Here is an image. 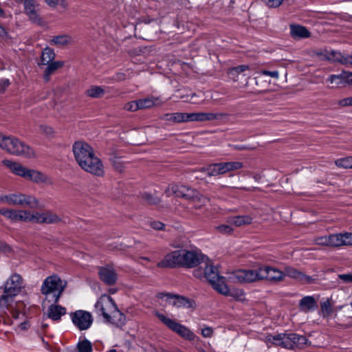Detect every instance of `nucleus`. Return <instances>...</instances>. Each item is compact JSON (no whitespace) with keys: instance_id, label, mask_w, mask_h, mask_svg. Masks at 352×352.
Wrapping results in <instances>:
<instances>
[{"instance_id":"nucleus-34","label":"nucleus","mask_w":352,"mask_h":352,"mask_svg":"<svg viewBox=\"0 0 352 352\" xmlns=\"http://www.w3.org/2000/svg\"><path fill=\"white\" fill-rule=\"evenodd\" d=\"M72 41V38L67 34L56 36L52 40V43L56 45L64 46Z\"/></svg>"},{"instance_id":"nucleus-21","label":"nucleus","mask_w":352,"mask_h":352,"mask_svg":"<svg viewBox=\"0 0 352 352\" xmlns=\"http://www.w3.org/2000/svg\"><path fill=\"white\" fill-rule=\"evenodd\" d=\"M217 292L226 296H231L236 300H241L245 296V292L243 289H230L226 283L221 284Z\"/></svg>"},{"instance_id":"nucleus-29","label":"nucleus","mask_w":352,"mask_h":352,"mask_svg":"<svg viewBox=\"0 0 352 352\" xmlns=\"http://www.w3.org/2000/svg\"><path fill=\"white\" fill-rule=\"evenodd\" d=\"M55 58V53L54 50L47 47L43 52L41 57V60L38 63L39 67L47 65L49 63L52 62Z\"/></svg>"},{"instance_id":"nucleus-64","label":"nucleus","mask_w":352,"mask_h":352,"mask_svg":"<svg viewBox=\"0 0 352 352\" xmlns=\"http://www.w3.org/2000/svg\"><path fill=\"white\" fill-rule=\"evenodd\" d=\"M341 63L346 65H352V55H343V58H342Z\"/></svg>"},{"instance_id":"nucleus-18","label":"nucleus","mask_w":352,"mask_h":352,"mask_svg":"<svg viewBox=\"0 0 352 352\" xmlns=\"http://www.w3.org/2000/svg\"><path fill=\"white\" fill-rule=\"evenodd\" d=\"M100 280L106 285L111 286L116 284L118 275L115 270L109 265L100 267L98 271Z\"/></svg>"},{"instance_id":"nucleus-38","label":"nucleus","mask_w":352,"mask_h":352,"mask_svg":"<svg viewBox=\"0 0 352 352\" xmlns=\"http://www.w3.org/2000/svg\"><path fill=\"white\" fill-rule=\"evenodd\" d=\"M77 349L78 352H92V344L88 340L85 339L78 343Z\"/></svg>"},{"instance_id":"nucleus-16","label":"nucleus","mask_w":352,"mask_h":352,"mask_svg":"<svg viewBox=\"0 0 352 352\" xmlns=\"http://www.w3.org/2000/svg\"><path fill=\"white\" fill-rule=\"evenodd\" d=\"M229 117V114L223 112L212 113V112H199L189 113V122H205L213 120H221Z\"/></svg>"},{"instance_id":"nucleus-23","label":"nucleus","mask_w":352,"mask_h":352,"mask_svg":"<svg viewBox=\"0 0 352 352\" xmlns=\"http://www.w3.org/2000/svg\"><path fill=\"white\" fill-rule=\"evenodd\" d=\"M24 10L25 14L29 16L30 19L34 23H39L41 18L36 13L35 10L36 0H23Z\"/></svg>"},{"instance_id":"nucleus-8","label":"nucleus","mask_w":352,"mask_h":352,"mask_svg":"<svg viewBox=\"0 0 352 352\" xmlns=\"http://www.w3.org/2000/svg\"><path fill=\"white\" fill-rule=\"evenodd\" d=\"M72 151L78 166L87 168L85 160H91L92 155L95 154L93 148L87 142L78 141L73 144Z\"/></svg>"},{"instance_id":"nucleus-59","label":"nucleus","mask_w":352,"mask_h":352,"mask_svg":"<svg viewBox=\"0 0 352 352\" xmlns=\"http://www.w3.org/2000/svg\"><path fill=\"white\" fill-rule=\"evenodd\" d=\"M213 329L210 327H206L201 330V335L204 338H211L213 335Z\"/></svg>"},{"instance_id":"nucleus-30","label":"nucleus","mask_w":352,"mask_h":352,"mask_svg":"<svg viewBox=\"0 0 352 352\" xmlns=\"http://www.w3.org/2000/svg\"><path fill=\"white\" fill-rule=\"evenodd\" d=\"M23 207H28L35 209L38 207L39 201L33 195L28 194H22Z\"/></svg>"},{"instance_id":"nucleus-55","label":"nucleus","mask_w":352,"mask_h":352,"mask_svg":"<svg viewBox=\"0 0 352 352\" xmlns=\"http://www.w3.org/2000/svg\"><path fill=\"white\" fill-rule=\"evenodd\" d=\"M12 252V248L6 242L0 241V252L8 254Z\"/></svg>"},{"instance_id":"nucleus-37","label":"nucleus","mask_w":352,"mask_h":352,"mask_svg":"<svg viewBox=\"0 0 352 352\" xmlns=\"http://www.w3.org/2000/svg\"><path fill=\"white\" fill-rule=\"evenodd\" d=\"M200 173H204L208 177L217 176L219 175L217 163L210 164L207 167L202 168Z\"/></svg>"},{"instance_id":"nucleus-39","label":"nucleus","mask_w":352,"mask_h":352,"mask_svg":"<svg viewBox=\"0 0 352 352\" xmlns=\"http://www.w3.org/2000/svg\"><path fill=\"white\" fill-rule=\"evenodd\" d=\"M329 244L331 247H339L342 245L341 234H334L328 236Z\"/></svg>"},{"instance_id":"nucleus-50","label":"nucleus","mask_w":352,"mask_h":352,"mask_svg":"<svg viewBox=\"0 0 352 352\" xmlns=\"http://www.w3.org/2000/svg\"><path fill=\"white\" fill-rule=\"evenodd\" d=\"M124 109L129 111H136L139 110L138 100L126 103L124 106Z\"/></svg>"},{"instance_id":"nucleus-12","label":"nucleus","mask_w":352,"mask_h":352,"mask_svg":"<svg viewBox=\"0 0 352 352\" xmlns=\"http://www.w3.org/2000/svg\"><path fill=\"white\" fill-rule=\"evenodd\" d=\"M73 324L80 330L85 331L91 327L94 319L90 312L85 310H77L69 314Z\"/></svg>"},{"instance_id":"nucleus-4","label":"nucleus","mask_w":352,"mask_h":352,"mask_svg":"<svg viewBox=\"0 0 352 352\" xmlns=\"http://www.w3.org/2000/svg\"><path fill=\"white\" fill-rule=\"evenodd\" d=\"M2 163L6 167L9 168L14 174L22 177L27 180L37 184L45 183L47 182V178L46 175L40 171L28 169L19 163L8 160H3Z\"/></svg>"},{"instance_id":"nucleus-36","label":"nucleus","mask_w":352,"mask_h":352,"mask_svg":"<svg viewBox=\"0 0 352 352\" xmlns=\"http://www.w3.org/2000/svg\"><path fill=\"white\" fill-rule=\"evenodd\" d=\"M250 69L248 65H241L230 69L228 74L230 78H235L239 74L248 70Z\"/></svg>"},{"instance_id":"nucleus-41","label":"nucleus","mask_w":352,"mask_h":352,"mask_svg":"<svg viewBox=\"0 0 352 352\" xmlns=\"http://www.w3.org/2000/svg\"><path fill=\"white\" fill-rule=\"evenodd\" d=\"M18 210L8 208H1L0 214L8 219L16 221Z\"/></svg>"},{"instance_id":"nucleus-17","label":"nucleus","mask_w":352,"mask_h":352,"mask_svg":"<svg viewBox=\"0 0 352 352\" xmlns=\"http://www.w3.org/2000/svg\"><path fill=\"white\" fill-rule=\"evenodd\" d=\"M283 272L285 277L288 276L300 283L301 284H313L316 281V278L306 275L303 272L292 266H285Z\"/></svg>"},{"instance_id":"nucleus-22","label":"nucleus","mask_w":352,"mask_h":352,"mask_svg":"<svg viewBox=\"0 0 352 352\" xmlns=\"http://www.w3.org/2000/svg\"><path fill=\"white\" fill-rule=\"evenodd\" d=\"M67 314L66 308L56 303L52 304L48 307L47 316L54 321H59L63 316Z\"/></svg>"},{"instance_id":"nucleus-40","label":"nucleus","mask_w":352,"mask_h":352,"mask_svg":"<svg viewBox=\"0 0 352 352\" xmlns=\"http://www.w3.org/2000/svg\"><path fill=\"white\" fill-rule=\"evenodd\" d=\"M320 307L324 317L329 316L333 313L332 305L329 298L321 302Z\"/></svg>"},{"instance_id":"nucleus-31","label":"nucleus","mask_w":352,"mask_h":352,"mask_svg":"<svg viewBox=\"0 0 352 352\" xmlns=\"http://www.w3.org/2000/svg\"><path fill=\"white\" fill-rule=\"evenodd\" d=\"M105 94L104 89L101 86L91 85L86 90L85 94L92 98H99Z\"/></svg>"},{"instance_id":"nucleus-13","label":"nucleus","mask_w":352,"mask_h":352,"mask_svg":"<svg viewBox=\"0 0 352 352\" xmlns=\"http://www.w3.org/2000/svg\"><path fill=\"white\" fill-rule=\"evenodd\" d=\"M159 268H179L183 267L182 250H174L166 254L164 258L157 263Z\"/></svg>"},{"instance_id":"nucleus-6","label":"nucleus","mask_w":352,"mask_h":352,"mask_svg":"<svg viewBox=\"0 0 352 352\" xmlns=\"http://www.w3.org/2000/svg\"><path fill=\"white\" fill-rule=\"evenodd\" d=\"M182 250L183 268H194L209 261V258L197 248Z\"/></svg>"},{"instance_id":"nucleus-3","label":"nucleus","mask_w":352,"mask_h":352,"mask_svg":"<svg viewBox=\"0 0 352 352\" xmlns=\"http://www.w3.org/2000/svg\"><path fill=\"white\" fill-rule=\"evenodd\" d=\"M22 285L23 278L20 274L14 273L10 276L3 286V294L0 297V308H8L14 298L21 291Z\"/></svg>"},{"instance_id":"nucleus-62","label":"nucleus","mask_w":352,"mask_h":352,"mask_svg":"<svg viewBox=\"0 0 352 352\" xmlns=\"http://www.w3.org/2000/svg\"><path fill=\"white\" fill-rule=\"evenodd\" d=\"M10 85V81L8 79H2L0 80V94H3L6 87H8Z\"/></svg>"},{"instance_id":"nucleus-35","label":"nucleus","mask_w":352,"mask_h":352,"mask_svg":"<svg viewBox=\"0 0 352 352\" xmlns=\"http://www.w3.org/2000/svg\"><path fill=\"white\" fill-rule=\"evenodd\" d=\"M335 164L338 168L352 169V156L339 158L335 161Z\"/></svg>"},{"instance_id":"nucleus-42","label":"nucleus","mask_w":352,"mask_h":352,"mask_svg":"<svg viewBox=\"0 0 352 352\" xmlns=\"http://www.w3.org/2000/svg\"><path fill=\"white\" fill-rule=\"evenodd\" d=\"M326 56L327 58L330 61L338 62L340 63L342 58H343V54L335 50H331L330 52H328L326 54Z\"/></svg>"},{"instance_id":"nucleus-24","label":"nucleus","mask_w":352,"mask_h":352,"mask_svg":"<svg viewBox=\"0 0 352 352\" xmlns=\"http://www.w3.org/2000/svg\"><path fill=\"white\" fill-rule=\"evenodd\" d=\"M109 318H107L105 322L117 327L124 325L126 322L125 315L118 309L117 305L116 306L115 310L112 311Z\"/></svg>"},{"instance_id":"nucleus-51","label":"nucleus","mask_w":352,"mask_h":352,"mask_svg":"<svg viewBox=\"0 0 352 352\" xmlns=\"http://www.w3.org/2000/svg\"><path fill=\"white\" fill-rule=\"evenodd\" d=\"M142 198L151 205H156L159 203L160 200L157 197H153L151 194L144 193Z\"/></svg>"},{"instance_id":"nucleus-58","label":"nucleus","mask_w":352,"mask_h":352,"mask_svg":"<svg viewBox=\"0 0 352 352\" xmlns=\"http://www.w3.org/2000/svg\"><path fill=\"white\" fill-rule=\"evenodd\" d=\"M338 278L346 283H352V274H342L338 275Z\"/></svg>"},{"instance_id":"nucleus-25","label":"nucleus","mask_w":352,"mask_h":352,"mask_svg":"<svg viewBox=\"0 0 352 352\" xmlns=\"http://www.w3.org/2000/svg\"><path fill=\"white\" fill-rule=\"evenodd\" d=\"M290 34L294 38H307L311 36V33L307 28L300 25L291 24Z\"/></svg>"},{"instance_id":"nucleus-63","label":"nucleus","mask_w":352,"mask_h":352,"mask_svg":"<svg viewBox=\"0 0 352 352\" xmlns=\"http://www.w3.org/2000/svg\"><path fill=\"white\" fill-rule=\"evenodd\" d=\"M342 75H344V83L352 85V72L343 71Z\"/></svg>"},{"instance_id":"nucleus-2","label":"nucleus","mask_w":352,"mask_h":352,"mask_svg":"<svg viewBox=\"0 0 352 352\" xmlns=\"http://www.w3.org/2000/svg\"><path fill=\"white\" fill-rule=\"evenodd\" d=\"M0 148L16 156L32 157L34 155L33 149L28 145L12 135H0Z\"/></svg>"},{"instance_id":"nucleus-5","label":"nucleus","mask_w":352,"mask_h":352,"mask_svg":"<svg viewBox=\"0 0 352 352\" xmlns=\"http://www.w3.org/2000/svg\"><path fill=\"white\" fill-rule=\"evenodd\" d=\"M64 289L65 285L63 284L60 278L57 275H52L44 280L41 285V292L47 298H50V295H52V299L49 300L57 303Z\"/></svg>"},{"instance_id":"nucleus-7","label":"nucleus","mask_w":352,"mask_h":352,"mask_svg":"<svg viewBox=\"0 0 352 352\" xmlns=\"http://www.w3.org/2000/svg\"><path fill=\"white\" fill-rule=\"evenodd\" d=\"M155 316L159 318V320H160L162 322H163L173 331L177 333L180 337L189 341H192L195 340V333L186 326L177 322L176 321L165 316L159 312H156Z\"/></svg>"},{"instance_id":"nucleus-46","label":"nucleus","mask_w":352,"mask_h":352,"mask_svg":"<svg viewBox=\"0 0 352 352\" xmlns=\"http://www.w3.org/2000/svg\"><path fill=\"white\" fill-rule=\"evenodd\" d=\"M30 213L31 212L30 210H18L16 221L30 222Z\"/></svg>"},{"instance_id":"nucleus-56","label":"nucleus","mask_w":352,"mask_h":352,"mask_svg":"<svg viewBox=\"0 0 352 352\" xmlns=\"http://www.w3.org/2000/svg\"><path fill=\"white\" fill-rule=\"evenodd\" d=\"M315 242L317 245L329 246L328 236L317 237Z\"/></svg>"},{"instance_id":"nucleus-15","label":"nucleus","mask_w":352,"mask_h":352,"mask_svg":"<svg viewBox=\"0 0 352 352\" xmlns=\"http://www.w3.org/2000/svg\"><path fill=\"white\" fill-rule=\"evenodd\" d=\"M156 296L159 299L166 298L167 300L174 298L175 300L172 302V304L177 307L190 309L195 306V302L194 300L182 296L174 295L170 293L161 292L158 293Z\"/></svg>"},{"instance_id":"nucleus-1","label":"nucleus","mask_w":352,"mask_h":352,"mask_svg":"<svg viewBox=\"0 0 352 352\" xmlns=\"http://www.w3.org/2000/svg\"><path fill=\"white\" fill-rule=\"evenodd\" d=\"M229 278L234 283L245 284L266 280L272 283L284 280L285 274L270 265H262L257 270H237L230 273Z\"/></svg>"},{"instance_id":"nucleus-45","label":"nucleus","mask_w":352,"mask_h":352,"mask_svg":"<svg viewBox=\"0 0 352 352\" xmlns=\"http://www.w3.org/2000/svg\"><path fill=\"white\" fill-rule=\"evenodd\" d=\"M227 172L239 170L243 168V163L241 162H225Z\"/></svg>"},{"instance_id":"nucleus-48","label":"nucleus","mask_w":352,"mask_h":352,"mask_svg":"<svg viewBox=\"0 0 352 352\" xmlns=\"http://www.w3.org/2000/svg\"><path fill=\"white\" fill-rule=\"evenodd\" d=\"M190 200L195 202H198L201 205H206L209 201V199L208 197L200 194L197 190L196 193L194 194L193 198H192Z\"/></svg>"},{"instance_id":"nucleus-14","label":"nucleus","mask_w":352,"mask_h":352,"mask_svg":"<svg viewBox=\"0 0 352 352\" xmlns=\"http://www.w3.org/2000/svg\"><path fill=\"white\" fill-rule=\"evenodd\" d=\"M87 167L80 166L83 170L96 177H103L104 175V167L102 160L95 154L92 155L91 160H85Z\"/></svg>"},{"instance_id":"nucleus-27","label":"nucleus","mask_w":352,"mask_h":352,"mask_svg":"<svg viewBox=\"0 0 352 352\" xmlns=\"http://www.w3.org/2000/svg\"><path fill=\"white\" fill-rule=\"evenodd\" d=\"M64 65V62L60 60L52 61L47 64L43 74V80L48 82L50 80V76L54 74L57 69L61 68Z\"/></svg>"},{"instance_id":"nucleus-47","label":"nucleus","mask_w":352,"mask_h":352,"mask_svg":"<svg viewBox=\"0 0 352 352\" xmlns=\"http://www.w3.org/2000/svg\"><path fill=\"white\" fill-rule=\"evenodd\" d=\"M45 3L52 8L56 7L58 4L63 8H67L68 3L67 0H45Z\"/></svg>"},{"instance_id":"nucleus-44","label":"nucleus","mask_w":352,"mask_h":352,"mask_svg":"<svg viewBox=\"0 0 352 352\" xmlns=\"http://www.w3.org/2000/svg\"><path fill=\"white\" fill-rule=\"evenodd\" d=\"M43 219V212H35L30 213V223L43 224L44 223Z\"/></svg>"},{"instance_id":"nucleus-60","label":"nucleus","mask_w":352,"mask_h":352,"mask_svg":"<svg viewBox=\"0 0 352 352\" xmlns=\"http://www.w3.org/2000/svg\"><path fill=\"white\" fill-rule=\"evenodd\" d=\"M338 104L341 107L352 106V97L346 98L340 100Z\"/></svg>"},{"instance_id":"nucleus-52","label":"nucleus","mask_w":352,"mask_h":352,"mask_svg":"<svg viewBox=\"0 0 352 352\" xmlns=\"http://www.w3.org/2000/svg\"><path fill=\"white\" fill-rule=\"evenodd\" d=\"M216 228L220 233L223 234H229L233 232V228L229 225H221Z\"/></svg>"},{"instance_id":"nucleus-20","label":"nucleus","mask_w":352,"mask_h":352,"mask_svg":"<svg viewBox=\"0 0 352 352\" xmlns=\"http://www.w3.org/2000/svg\"><path fill=\"white\" fill-rule=\"evenodd\" d=\"M318 303L313 296H305L298 302V308L304 313L313 312L318 309Z\"/></svg>"},{"instance_id":"nucleus-61","label":"nucleus","mask_w":352,"mask_h":352,"mask_svg":"<svg viewBox=\"0 0 352 352\" xmlns=\"http://www.w3.org/2000/svg\"><path fill=\"white\" fill-rule=\"evenodd\" d=\"M151 226L155 230H162L165 227V225L160 221H154L151 223Z\"/></svg>"},{"instance_id":"nucleus-53","label":"nucleus","mask_w":352,"mask_h":352,"mask_svg":"<svg viewBox=\"0 0 352 352\" xmlns=\"http://www.w3.org/2000/svg\"><path fill=\"white\" fill-rule=\"evenodd\" d=\"M342 245H352V233L341 234Z\"/></svg>"},{"instance_id":"nucleus-32","label":"nucleus","mask_w":352,"mask_h":352,"mask_svg":"<svg viewBox=\"0 0 352 352\" xmlns=\"http://www.w3.org/2000/svg\"><path fill=\"white\" fill-rule=\"evenodd\" d=\"M43 219L44 223L47 224L58 223L62 221V218L60 216L49 210L43 212Z\"/></svg>"},{"instance_id":"nucleus-43","label":"nucleus","mask_w":352,"mask_h":352,"mask_svg":"<svg viewBox=\"0 0 352 352\" xmlns=\"http://www.w3.org/2000/svg\"><path fill=\"white\" fill-rule=\"evenodd\" d=\"M23 193H12L10 194V204L12 206H23Z\"/></svg>"},{"instance_id":"nucleus-19","label":"nucleus","mask_w":352,"mask_h":352,"mask_svg":"<svg viewBox=\"0 0 352 352\" xmlns=\"http://www.w3.org/2000/svg\"><path fill=\"white\" fill-rule=\"evenodd\" d=\"M170 188L176 197H182L188 200L193 198L194 194L196 193L195 189L182 184L172 185Z\"/></svg>"},{"instance_id":"nucleus-54","label":"nucleus","mask_w":352,"mask_h":352,"mask_svg":"<svg viewBox=\"0 0 352 352\" xmlns=\"http://www.w3.org/2000/svg\"><path fill=\"white\" fill-rule=\"evenodd\" d=\"M268 7L270 8H278L279 7L283 0H262Z\"/></svg>"},{"instance_id":"nucleus-28","label":"nucleus","mask_w":352,"mask_h":352,"mask_svg":"<svg viewBox=\"0 0 352 352\" xmlns=\"http://www.w3.org/2000/svg\"><path fill=\"white\" fill-rule=\"evenodd\" d=\"M139 109H147L154 106L160 105L162 103V100L158 97H148L138 100Z\"/></svg>"},{"instance_id":"nucleus-9","label":"nucleus","mask_w":352,"mask_h":352,"mask_svg":"<svg viewBox=\"0 0 352 352\" xmlns=\"http://www.w3.org/2000/svg\"><path fill=\"white\" fill-rule=\"evenodd\" d=\"M280 335L281 340L280 342L277 343V346L287 349L302 348L308 341L305 336L295 333H280Z\"/></svg>"},{"instance_id":"nucleus-11","label":"nucleus","mask_w":352,"mask_h":352,"mask_svg":"<svg viewBox=\"0 0 352 352\" xmlns=\"http://www.w3.org/2000/svg\"><path fill=\"white\" fill-rule=\"evenodd\" d=\"M204 264L206 265L204 277L206 278L212 288L217 292L221 284L226 283L225 278L219 274L218 269L212 265L210 259L204 263Z\"/></svg>"},{"instance_id":"nucleus-33","label":"nucleus","mask_w":352,"mask_h":352,"mask_svg":"<svg viewBox=\"0 0 352 352\" xmlns=\"http://www.w3.org/2000/svg\"><path fill=\"white\" fill-rule=\"evenodd\" d=\"M253 218L249 215L236 216L231 219L230 223L239 227L244 225H250L252 223Z\"/></svg>"},{"instance_id":"nucleus-10","label":"nucleus","mask_w":352,"mask_h":352,"mask_svg":"<svg viewBox=\"0 0 352 352\" xmlns=\"http://www.w3.org/2000/svg\"><path fill=\"white\" fill-rule=\"evenodd\" d=\"M116 304L113 299L107 294L102 295L94 305L95 311L98 316L104 318V320L109 318V316L116 309Z\"/></svg>"},{"instance_id":"nucleus-57","label":"nucleus","mask_w":352,"mask_h":352,"mask_svg":"<svg viewBox=\"0 0 352 352\" xmlns=\"http://www.w3.org/2000/svg\"><path fill=\"white\" fill-rule=\"evenodd\" d=\"M261 74L265 76H269L273 78H278L279 74L278 71H268L266 69H263L260 71Z\"/></svg>"},{"instance_id":"nucleus-49","label":"nucleus","mask_w":352,"mask_h":352,"mask_svg":"<svg viewBox=\"0 0 352 352\" xmlns=\"http://www.w3.org/2000/svg\"><path fill=\"white\" fill-rule=\"evenodd\" d=\"M281 340V335L278 333L277 335H267L265 337V342L267 344H272L274 345H277V343L280 342Z\"/></svg>"},{"instance_id":"nucleus-26","label":"nucleus","mask_w":352,"mask_h":352,"mask_svg":"<svg viewBox=\"0 0 352 352\" xmlns=\"http://www.w3.org/2000/svg\"><path fill=\"white\" fill-rule=\"evenodd\" d=\"M163 120L173 122L175 123H181L189 122V113H169L163 116Z\"/></svg>"}]
</instances>
